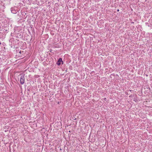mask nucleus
<instances>
[{
  "label": "nucleus",
  "instance_id": "f257e3e1",
  "mask_svg": "<svg viewBox=\"0 0 152 152\" xmlns=\"http://www.w3.org/2000/svg\"><path fill=\"white\" fill-rule=\"evenodd\" d=\"M24 75H22L20 78V83L21 85L23 84L25 82V77Z\"/></svg>",
  "mask_w": 152,
  "mask_h": 152
},
{
  "label": "nucleus",
  "instance_id": "f03ea898",
  "mask_svg": "<svg viewBox=\"0 0 152 152\" xmlns=\"http://www.w3.org/2000/svg\"><path fill=\"white\" fill-rule=\"evenodd\" d=\"M61 62H62V64H63V62L62 61V59L61 58H60L57 61V64L58 65H60L61 64Z\"/></svg>",
  "mask_w": 152,
  "mask_h": 152
},
{
  "label": "nucleus",
  "instance_id": "7ed1b4c3",
  "mask_svg": "<svg viewBox=\"0 0 152 152\" xmlns=\"http://www.w3.org/2000/svg\"><path fill=\"white\" fill-rule=\"evenodd\" d=\"M102 142V141H100V142L99 143V145H104V144H102V142Z\"/></svg>",
  "mask_w": 152,
  "mask_h": 152
},
{
  "label": "nucleus",
  "instance_id": "20e7f679",
  "mask_svg": "<svg viewBox=\"0 0 152 152\" xmlns=\"http://www.w3.org/2000/svg\"><path fill=\"white\" fill-rule=\"evenodd\" d=\"M117 11L118 12L119 11V10L118 9Z\"/></svg>",
  "mask_w": 152,
  "mask_h": 152
},
{
  "label": "nucleus",
  "instance_id": "39448f33",
  "mask_svg": "<svg viewBox=\"0 0 152 152\" xmlns=\"http://www.w3.org/2000/svg\"><path fill=\"white\" fill-rule=\"evenodd\" d=\"M102 146V148H103V147H104V145L103 146Z\"/></svg>",
  "mask_w": 152,
  "mask_h": 152
}]
</instances>
